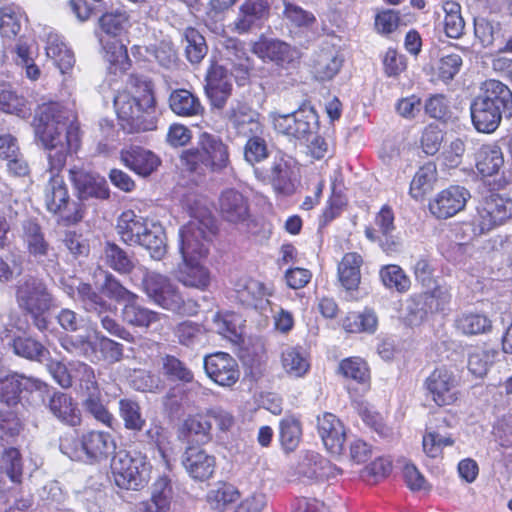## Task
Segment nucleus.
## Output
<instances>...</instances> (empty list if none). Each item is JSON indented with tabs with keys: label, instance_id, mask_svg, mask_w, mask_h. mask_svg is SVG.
Masks as SVG:
<instances>
[{
	"label": "nucleus",
	"instance_id": "61",
	"mask_svg": "<svg viewBox=\"0 0 512 512\" xmlns=\"http://www.w3.org/2000/svg\"><path fill=\"white\" fill-rule=\"evenodd\" d=\"M102 292L108 297L118 301L126 302L129 299L139 298L137 294L125 288L120 281L111 273H104V282L100 285Z\"/></svg>",
	"mask_w": 512,
	"mask_h": 512
},
{
	"label": "nucleus",
	"instance_id": "2",
	"mask_svg": "<svg viewBox=\"0 0 512 512\" xmlns=\"http://www.w3.org/2000/svg\"><path fill=\"white\" fill-rule=\"evenodd\" d=\"M129 91L114 98V106L123 130L139 133L155 130V98L151 81L146 77L131 74L127 80Z\"/></svg>",
	"mask_w": 512,
	"mask_h": 512
},
{
	"label": "nucleus",
	"instance_id": "64",
	"mask_svg": "<svg viewBox=\"0 0 512 512\" xmlns=\"http://www.w3.org/2000/svg\"><path fill=\"white\" fill-rule=\"evenodd\" d=\"M180 161L191 172L203 174L208 170L206 155L203 148L198 144L197 147L184 150L181 153Z\"/></svg>",
	"mask_w": 512,
	"mask_h": 512
},
{
	"label": "nucleus",
	"instance_id": "33",
	"mask_svg": "<svg viewBox=\"0 0 512 512\" xmlns=\"http://www.w3.org/2000/svg\"><path fill=\"white\" fill-rule=\"evenodd\" d=\"M147 221L132 210L124 211L117 221V232L121 240L128 245H136L146 231Z\"/></svg>",
	"mask_w": 512,
	"mask_h": 512
},
{
	"label": "nucleus",
	"instance_id": "36",
	"mask_svg": "<svg viewBox=\"0 0 512 512\" xmlns=\"http://www.w3.org/2000/svg\"><path fill=\"white\" fill-rule=\"evenodd\" d=\"M475 160L478 172L484 177L497 174L504 165L503 153L495 144L482 145Z\"/></svg>",
	"mask_w": 512,
	"mask_h": 512
},
{
	"label": "nucleus",
	"instance_id": "30",
	"mask_svg": "<svg viewBox=\"0 0 512 512\" xmlns=\"http://www.w3.org/2000/svg\"><path fill=\"white\" fill-rule=\"evenodd\" d=\"M67 293L74 299L80 301L84 309L92 313H112L115 306L108 303L99 295L90 284L80 282L76 290L72 286L68 287Z\"/></svg>",
	"mask_w": 512,
	"mask_h": 512
},
{
	"label": "nucleus",
	"instance_id": "21",
	"mask_svg": "<svg viewBox=\"0 0 512 512\" xmlns=\"http://www.w3.org/2000/svg\"><path fill=\"white\" fill-rule=\"evenodd\" d=\"M252 52L264 61L275 62L281 66L293 63L299 57L298 51L289 44L264 37L253 43Z\"/></svg>",
	"mask_w": 512,
	"mask_h": 512
},
{
	"label": "nucleus",
	"instance_id": "62",
	"mask_svg": "<svg viewBox=\"0 0 512 512\" xmlns=\"http://www.w3.org/2000/svg\"><path fill=\"white\" fill-rule=\"evenodd\" d=\"M84 407L97 421L108 427L112 426L114 417L102 403L100 390L86 395Z\"/></svg>",
	"mask_w": 512,
	"mask_h": 512
},
{
	"label": "nucleus",
	"instance_id": "15",
	"mask_svg": "<svg viewBox=\"0 0 512 512\" xmlns=\"http://www.w3.org/2000/svg\"><path fill=\"white\" fill-rule=\"evenodd\" d=\"M470 198L469 191L461 186H450L439 192L429 203L430 212L439 219L456 215Z\"/></svg>",
	"mask_w": 512,
	"mask_h": 512
},
{
	"label": "nucleus",
	"instance_id": "38",
	"mask_svg": "<svg viewBox=\"0 0 512 512\" xmlns=\"http://www.w3.org/2000/svg\"><path fill=\"white\" fill-rule=\"evenodd\" d=\"M137 245L148 250L154 260H161L167 252L163 227L159 224L148 223L146 231L141 235Z\"/></svg>",
	"mask_w": 512,
	"mask_h": 512
},
{
	"label": "nucleus",
	"instance_id": "27",
	"mask_svg": "<svg viewBox=\"0 0 512 512\" xmlns=\"http://www.w3.org/2000/svg\"><path fill=\"white\" fill-rule=\"evenodd\" d=\"M47 407L61 422L70 426L80 425L81 412L70 395L60 391H54L49 396Z\"/></svg>",
	"mask_w": 512,
	"mask_h": 512
},
{
	"label": "nucleus",
	"instance_id": "31",
	"mask_svg": "<svg viewBox=\"0 0 512 512\" xmlns=\"http://www.w3.org/2000/svg\"><path fill=\"white\" fill-rule=\"evenodd\" d=\"M138 300L139 298H133L124 303L121 311L123 321L138 328H148L159 322L162 314L142 306Z\"/></svg>",
	"mask_w": 512,
	"mask_h": 512
},
{
	"label": "nucleus",
	"instance_id": "58",
	"mask_svg": "<svg viewBox=\"0 0 512 512\" xmlns=\"http://www.w3.org/2000/svg\"><path fill=\"white\" fill-rule=\"evenodd\" d=\"M244 146V159L250 165L260 163L269 156L267 142L260 134H250Z\"/></svg>",
	"mask_w": 512,
	"mask_h": 512
},
{
	"label": "nucleus",
	"instance_id": "11",
	"mask_svg": "<svg viewBox=\"0 0 512 512\" xmlns=\"http://www.w3.org/2000/svg\"><path fill=\"white\" fill-rule=\"evenodd\" d=\"M512 217V199L490 194L480 201L473 218L474 231L482 234L504 224Z\"/></svg>",
	"mask_w": 512,
	"mask_h": 512
},
{
	"label": "nucleus",
	"instance_id": "24",
	"mask_svg": "<svg viewBox=\"0 0 512 512\" xmlns=\"http://www.w3.org/2000/svg\"><path fill=\"white\" fill-rule=\"evenodd\" d=\"M120 158L126 167L142 177L151 175L161 163L152 151L139 146L122 150Z\"/></svg>",
	"mask_w": 512,
	"mask_h": 512
},
{
	"label": "nucleus",
	"instance_id": "51",
	"mask_svg": "<svg viewBox=\"0 0 512 512\" xmlns=\"http://www.w3.org/2000/svg\"><path fill=\"white\" fill-rule=\"evenodd\" d=\"M119 413L126 429L134 432L143 429L145 419L142 417L141 408L136 401L121 399L119 401Z\"/></svg>",
	"mask_w": 512,
	"mask_h": 512
},
{
	"label": "nucleus",
	"instance_id": "9",
	"mask_svg": "<svg viewBox=\"0 0 512 512\" xmlns=\"http://www.w3.org/2000/svg\"><path fill=\"white\" fill-rule=\"evenodd\" d=\"M15 298L18 307L32 316L44 314L53 304L46 284L34 276H26L17 282Z\"/></svg>",
	"mask_w": 512,
	"mask_h": 512
},
{
	"label": "nucleus",
	"instance_id": "34",
	"mask_svg": "<svg viewBox=\"0 0 512 512\" xmlns=\"http://www.w3.org/2000/svg\"><path fill=\"white\" fill-rule=\"evenodd\" d=\"M362 256L356 252L346 253L338 264V279L347 291L357 290L361 281Z\"/></svg>",
	"mask_w": 512,
	"mask_h": 512
},
{
	"label": "nucleus",
	"instance_id": "4",
	"mask_svg": "<svg viewBox=\"0 0 512 512\" xmlns=\"http://www.w3.org/2000/svg\"><path fill=\"white\" fill-rule=\"evenodd\" d=\"M60 450L71 460L89 464L101 463L115 452L116 442L109 432L90 430L80 437L65 434L60 438Z\"/></svg>",
	"mask_w": 512,
	"mask_h": 512
},
{
	"label": "nucleus",
	"instance_id": "14",
	"mask_svg": "<svg viewBox=\"0 0 512 512\" xmlns=\"http://www.w3.org/2000/svg\"><path fill=\"white\" fill-rule=\"evenodd\" d=\"M68 176L80 200L109 197L105 178L88 171L84 166L72 165L68 170Z\"/></svg>",
	"mask_w": 512,
	"mask_h": 512
},
{
	"label": "nucleus",
	"instance_id": "19",
	"mask_svg": "<svg viewBox=\"0 0 512 512\" xmlns=\"http://www.w3.org/2000/svg\"><path fill=\"white\" fill-rule=\"evenodd\" d=\"M22 230L23 240L30 256L40 264L55 261L56 253L46 241L40 225L35 220H25Z\"/></svg>",
	"mask_w": 512,
	"mask_h": 512
},
{
	"label": "nucleus",
	"instance_id": "48",
	"mask_svg": "<svg viewBox=\"0 0 512 512\" xmlns=\"http://www.w3.org/2000/svg\"><path fill=\"white\" fill-rule=\"evenodd\" d=\"M238 490L231 484L218 483L207 494V502L214 510L224 511L227 506L239 499Z\"/></svg>",
	"mask_w": 512,
	"mask_h": 512
},
{
	"label": "nucleus",
	"instance_id": "13",
	"mask_svg": "<svg viewBox=\"0 0 512 512\" xmlns=\"http://www.w3.org/2000/svg\"><path fill=\"white\" fill-rule=\"evenodd\" d=\"M460 378L446 366L436 368L426 379L425 385L438 406L451 405L459 396Z\"/></svg>",
	"mask_w": 512,
	"mask_h": 512
},
{
	"label": "nucleus",
	"instance_id": "20",
	"mask_svg": "<svg viewBox=\"0 0 512 512\" xmlns=\"http://www.w3.org/2000/svg\"><path fill=\"white\" fill-rule=\"evenodd\" d=\"M228 123L238 134H262L263 125L260 122V115L249 105L242 102L231 104L225 113Z\"/></svg>",
	"mask_w": 512,
	"mask_h": 512
},
{
	"label": "nucleus",
	"instance_id": "56",
	"mask_svg": "<svg viewBox=\"0 0 512 512\" xmlns=\"http://www.w3.org/2000/svg\"><path fill=\"white\" fill-rule=\"evenodd\" d=\"M73 378L79 381L81 390L85 395L98 391L99 386L96 381L94 369L88 364L80 361L70 363Z\"/></svg>",
	"mask_w": 512,
	"mask_h": 512
},
{
	"label": "nucleus",
	"instance_id": "26",
	"mask_svg": "<svg viewBox=\"0 0 512 512\" xmlns=\"http://www.w3.org/2000/svg\"><path fill=\"white\" fill-rule=\"evenodd\" d=\"M343 64L338 49L332 45L322 47L314 56L313 70L316 79L328 81L340 71Z\"/></svg>",
	"mask_w": 512,
	"mask_h": 512
},
{
	"label": "nucleus",
	"instance_id": "50",
	"mask_svg": "<svg viewBox=\"0 0 512 512\" xmlns=\"http://www.w3.org/2000/svg\"><path fill=\"white\" fill-rule=\"evenodd\" d=\"M2 475H6L12 482L20 483L23 474V463L20 452L13 447L3 451L0 458Z\"/></svg>",
	"mask_w": 512,
	"mask_h": 512
},
{
	"label": "nucleus",
	"instance_id": "44",
	"mask_svg": "<svg viewBox=\"0 0 512 512\" xmlns=\"http://www.w3.org/2000/svg\"><path fill=\"white\" fill-rule=\"evenodd\" d=\"M0 109L21 118H26L31 114V108L28 106L26 99L17 95L5 83H0Z\"/></svg>",
	"mask_w": 512,
	"mask_h": 512
},
{
	"label": "nucleus",
	"instance_id": "32",
	"mask_svg": "<svg viewBox=\"0 0 512 512\" xmlns=\"http://www.w3.org/2000/svg\"><path fill=\"white\" fill-rule=\"evenodd\" d=\"M176 277L184 286L199 290H205L211 281L209 270L199 260L192 259L178 266Z\"/></svg>",
	"mask_w": 512,
	"mask_h": 512
},
{
	"label": "nucleus",
	"instance_id": "6",
	"mask_svg": "<svg viewBox=\"0 0 512 512\" xmlns=\"http://www.w3.org/2000/svg\"><path fill=\"white\" fill-rule=\"evenodd\" d=\"M214 234L215 220L211 213L204 211L192 216L179 230L178 250L182 260H200L206 257Z\"/></svg>",
	"mask_w": 512,
	"mask_h": 512
},
{
	"label": "nucleus",
	"instance_id": "49",
	"mask_svg": "<svg viewBox=\"0 0 512 512\" xmlns=\"http://www.w3.org/2000/svg\"><path fill=\"white\" fill-rule=\"evenodd\" d=\"M437 177L436 165L429 162L416 172L410 184V194L414 199L421 198L428 191Z\"/></svg>",
	"mask_w": 512,
	"mask_h": 512
},
{
	"label": "nucleus",
	"instance_id": "55",
	"mask_svg": "<svg viewBox=\"0 0 512 512\" xmlns=\"http://www.w3.org/2000/svg\"><path fill=\"white\" fill-rule=\"evenodd\" d=\"M302 429L298 420L285 418L280 422V441L287 451H294L300 443Z\"/></svg>",
	"mask_w": 512,
	"mask_h": 512
},
{
	"label": "nucleus",
	"instance_id": "17",
	"mask_svg": "<svg viewBox=\"0 0 512 512\" xmlns=\"http://www.w3.org/2000/svg\"><path fill=\"white\" fill-rule=\"evenodd\" d=\"M218 208L221 217L235 225H245L251 217L248 198L236 189H226L220 194Z\"/></svg>",
	"mask_w": 512,
	"mask_h": 512
},
{
	"label": "nucleus",
	"instance_id": "63",
	"mask_svg": "<svg viewBox=\"0 0 512 512\" xmlns=\"http://www.w3.org/2000/svg\"><path fill=\"white\" fill-rule=\"evenodd\" d=\"M173 496L171 482L167 477H160L152 486L150 502L157 506V509L170 510Z\"/></svg>",
	"mask_w": 512,
	"mask_h": 512
},
{
	"label": "nucleus",
	"instance_id": "37",
	"mask_svg": "<svg viewBox=\"0 0 512 512\" xmlns=\"http://www.w3.org/2000/svg\"><path fill=\"white\" fill-rule=\"evenodd\" d=\"M46 55L54 62L61 73L71 69L75 63L73 52L55 33H50L47 36Z\"/></svg>",
	"mask_w": 512,
	"mask_h": 512
},
{
	"label": "nucleus",
	"instance_id": "25",
	"mask_svg": "<svg viewBox=\"0 0 512 512\" xmlns=\"http://www.w3.org/2000/svg\"><path fill=\"white\" fill-rule=\"evenodd\" d=\"M198 145L206 155L208 171L221 172L229 166V148L220 137L204 132L199 136Z\"/></svg>",
	"mask_w": 512,
	"mask_h": 512
},
{
	"label": "nucleus",
	"instance_id": "52",
	"mask_svg": "<svg viewBox=\"0 0 512 512\" xmlns=\"http://www.w3.org/2000/svg\"><path fill=\"white\" fill-rule=\"evenodd\" d=\"M212 424L207 415L188 417L183 423V432L187 437H196L197 441L207 443L211 440Z\"/></svg>",
	"mask_w": 512,
	"mask_h": 512
},
{
	"label": "nucleus",
	"instance_id": "42",
	"mask_svg": "<svg viewBox=\"0 0 512 512\" xmlns=\"http://www.w3.org/2000/svg\"><path fill=\"white\" fill-rule=\"evenodd\" d=\"M223 55L242 74H247L252 68V61L244 44L238 39L229 38L225 40Z\"/></svg>",
	"mask_w": 512,
	"mask_h": 512
},
{
	"label": "nucleus",
	"instance_id": "3",
	"mask_svg": "<svg viewBox=\"0 0 512 512\" xmlns=\"http://www.w3.org/2000/svg\"><path fill=\"white\" fill-rule=\"evenodd\" d=\"M475 129L482 133L494 132L502 117H512V92L504 83L489 79L482 83L480 93L470 105Z\"/></svg>",
	"mask_w": 512,
	"mask_h": 512
},
{
	"label": "nucleus",
	"instance_id": "22",
	"mask_svg": "<svg viewBox=\"0 0 512 512\" xmlns=\"http://www.w3.org/2000/svg\"><path fill=\"white\" fill-rule=\"evenodd\" d=\"M182 465L191 478L205 481L212 477L216 459L200 447L189 446L182 455Z\"/></svg>",
	"mask_w": 512,
	"mask_h": 512
},
{
	"label": "nucleus",
	"instance_id": "47",
	"mask_svg": "<svg viewBox=\"0 0 512 512\" xmlns=\"http://www.w3.org/2000/svg\"><path fill=\"white\" fill-rule=\"evenodd\" d=\"M456 327L465 335H477L489 332L492 321L481 313H463L457 318Z\"/></svg>",
	"mask_w": 512,
	"mask_h": 512
},
{
	"label": "nucleus",
	"instance_id": "39",
	"mask_svg": "<svg viewBox=\"0 0 512 512\" xmlns=\"http://www.w3.org/2000/svg\"><path fill=\"white\" fill-rule=\"evenodd\" d=\"M238 300L247 306H258V302L270 293L265 285L252 278H241L235 285Z\"/></svg>",
	"mask_w": 512,
	"mask_h": 512
},
{
	"label": "nucleus",
	"instance_id": "41",
	"mask_svg": "<svg viewBox=\"0 0 512 512\" xmlns=\"http://www.w3.org/2000/svg\"><path fill=\"white\" fill-rule=\"evenodd\" d=\"M497 350L487 346H476L468 352V370L477 377L484 376L493 364Z\"/></svg>",
	"mask_w": 512,
	"mask_h": 512
},
{
	"label": "nucleus",
	"instance_id": "45",
	"mask_svg": "<svg viewBox=\"0 0 512 512\" xmlns=\"http://www.w3.org/2000/svg\"><path fill=\"white\" fill-rule=\"evenodd\" d=\"M281 364L284 371L294 378L303 377L310 368L306 355L295 347H288L282 352Z\"/></svg>",
	"mask_w": 512,
	"mask_h": 512
},
{
	"label": "nucleus",
	"instance_id": "60",
	"mask_svg": "<svg viewBox=\"0 0 512 512\" xmlns=\"http://www.w3.org/2000/svg\"><path fill=\"white\" fill-rule=\"evenodd\" d=\"M340 373L359 383H365L369 379V369L366 362L359 357H350L341 361Z\"/></svg>",
	"mask_w": 512,
	"mask_h": 512
},
{
	"label": "nucleus",
	"instance_id": "35",
	"mask_svg": "<svg viewBox=\"0 0 512 512\" xmlns=\"http://www.w3.org/2000/svg\"><path fill=\"white\" fill-rule=\"evenodd\" d=\"M171 110L181 117H192L201 115L204 111L198 97L186 89H176L169 97Z\"/></svg>",
	"mask_w": 512,
	"mask_h": 512
},
{
	"label": "nucleus",
	"instance_id": "28",
	"mask_svg": "<svg viewBox=\"0 0 512 512\" xmlns=\"http://www.w3.org/2000/svg\"><path fill=\"white\" fill-rule=\"evenodd\" d=\"M334 469L328 460L316 452L305 453L296 467L297 474L308 480L327 479L334 475Z\"/></svg>",
	"mask_w": 512,
	"mask_h": 512
},
{
	"label": "nucleus",
	"instance_id": "57",
	"mask_svg": "<svg viewBox=\"0 0 512 512\" xmlns=\"http://www.w3.org/2000/svg\"><path fill=\"white\" fill-rule=\"evenodd\" d=\"M99 25L107 35L119 36L127 30L129 17L126 12L122 11L105 13L100 17Z\"/></svg>",
	"mask_w": 512,
	"mask_h": 512
},
{
	"label": "nucleus",
	"instance_id": "18",
	"mask_svg": "<svg viewBox=\"0 0 512 512\" xmlns=\"http://www.w3.org/2000/svg\"><path fill=\"white\" fill-rule=\"evenodd\" d=\"M269 14V4L265 0H245L239 7L238 14L230 25L238 34L248 33L261 27Z\"/></svg>",
	"mask_w": 512,
	"mask_h": 512
},
{
	"label": "nucleus",
	"instance_id": "54",
	"mask_svg": "<svg viewBox=\"0 0 512 512\" xmlns=\"http://www.w3.org/2000/svg\"><path fill=\"white\" fill-rule=\"evenodd\" d=\"M13 350L18 356L38 362L46 360L49 355V351L32 338H16L13 342Z\"/></svg>",
	"mask_w": 512,
	"mask_h": 512
},
{
	"label": "nucleus",
	"instance_id": "12",
	"mask_svg": "<svg viewBox=\"0 0 512 512\" xmlns=\"http://www.w3.org/2000/svg\"><path fill=\"white\" fill-rule=\"evenodd\" d=\"M38 392L42 397L48 395L47 383L33 376L13 372L0 377V402L14 407L28 394Z\"/></svg>",
	"mask_w": 512,
	"mask_h": 512
},
{
	"label": "nucleus",
	"instance_id": "43",
	"mask_svg": "<svg viewBox=\"0 0 512 512\" xmlns=\"http://www.w3.org/2000/svg\"><path fill=\"white\" fill-rule=\"evenodd\" d=\"M378 318L371 309L363 312H350L343 320V328L349 333H374L377 329Z\"/></svg>",
	"mask_w": 512,
	"mask_h": 512
},
{
	"label": "nucleus",
	"instance_id": "23",
	"mask_svg": "<svg viewBox=\"0 0 512 512\" xmlns=\"http://www.w3.org/2000/svg\"><path fill=\"white\" fill-rule=\"evenodd\" d=\"M318 433L326 449L333 455L344 450L345 430L341 421L331 413H324L317 420Z\"/></svg>",
	"mask_w": 512,
	"mask_h": 512
},
{
	"label": "nucleus",
	"instance_id": "46",
	"mask_svg": "<svg viewBox=\"0 0 512 512\" xmlns=\"http://www.w3.org/2000/svg\"><path fill=\"white\" fill-rule=\"evenodd\" d=\"M26 17L18 6L9 5L0 10V32L4 37L13 38L21 30Z\"/></svg>",
	"mask_w": 512,
	"mask_h": 512
},
{
	"label": "nucleus",
	"instance_id": "1",
	"mask_svg": "<svg viewBox=\"0 0 512 512\" xmlns=\"http://www.w3.org/2000/svg\"><path fill=\"white\" fill-rule=\"evenodd\" d=\"M36 138L47 151V169L50 177L44 188L47 210L59 216V222L71 225L84 217V208L72 200L61 172L68 155L77 153L81 146L80 126L76 116L60 103L39 106L34 123Z\"/></svg>",
	"mask_w": 512,
	"mask_h": 512
},
{
	"label": "nucleus",
	"instance_id": "59",
	"mask_svg": "<svg viewBox=\"0 0 512 512\" xmlns=\"http://www.w3.org/2000/svg\"><path fill=\"white\" fill-rule=\"evenodd\" d=\"M185 38L187 45L185 47V53L187 59L192 64L201 62L207 53V46L205 44L204 37L199 34L195 29H187L185 32Z\"/></svg>",
	"mask_w": 512,
	"mask_h": 512
},
{
	"label": "nucleus",
	"instance_id": "16",
	"mask_svg": "<svg viewBox=\"0 0 512 512\" xmlns=\"http://www.w3.org/2000/svg\"><path fill=\"white\" fill-rule=\"evenodd\" d=\"M204 369L209 378L220 386H232L240 376L236 360L224 352H216L206 356Z\"/></svg>",
	"mask_w": 512,
	"mask_h": 512
},
{
	"label": "nucleus",
	"instance_id": "29",
	"mask_svg": "<svg viewBox=\"0 0 512 512\" xmlns=\"http://www.w3.org/2000/svg\"><path fill=\"white\" fill-rule=\"evenodd\" d=\"M67 293L74 299L80 301L84 309L92 313H112L115 306L108 303L99 295L90 284L80 282L76 290L72 286L68 287Z\"/></svg>",
	"mask_w": 512,
	"mask_h": 512
},
{
	"label": "nucleus",
	"instance_id": "7",
	"mask_svg": "<svg viewBox=\"0 0 512 512\" xmlns=\"http://www.w3.org/2000/svg\"><path fill=\"white\" fill-rule=\"evenodd\" d=\"M111 471L119 488L139 490L149 480L150 464L140 452L120 450L112 458Z\"/></svg>",
	"mask_w": 512,
	"mask_h": 512
},
{
	"label": "nucleus",
	"instance_id": "53",
	"mask_svg": "<svg viewBox=\"0 0 512 512\" xmlns=\"http://www.w3.org/2000/svg\"><path fill=\"white\" fill-rule=\"evenodd\" d=\"M379 274L383 285L388 289H394L402 293L410 288V279L398 265L383 266Z\"/></svg>",
	"mask_w": 512,
	"mask_h": 512
},
{
	"label": "nucleus",
	"instance_id": "8",
	"mask_svg": "<svg viewBox=\"0 0 512 512\" xmlns=\"http://www.w3.org/2000/svg\"><path fill=\"white\" fill-rule=\"evenodd\" d=\"M255 177L270 184L278 194L290 196L297 190L299 184V168L295 160L286 155H276L268 168L254 169Z\"/></svg>",
	"mask_w": 512,
	"mask_h": 512
},
{
	"label": "nucleus",
	"instance_id": "5",
	"mask_svg": "<svg viewBox=\"0 0 512 512\" xmlns=\"http://www.w3.org/2000/svg\"><path fill=\"white\" fill-rule=\"evenodd\" d=\"M139 270L143 274V291L152 302L163 309L178 314L196 313V302L184 300L178 287L168 277L156 272H150L144 266H140Z\"/></svg>",
	"mask_w": 512,
	"mask_h": 512
},
{
	"label": "nucleus",
	"instance_id": "40",
	"mask_svg": "<svg viewBox=\"0 0 512 512\" xmlns=\"http://www.w3.org/2000/svg\"><path fill=\"white\" fill-rule=\"evenodd\" d=\"M103 259L107 266L120 274H129L135 268L132 257L112 242H106Z\"/></svg>",
	"mask_w": 512,
	"mask_h": 512
},
{
	"label": "nucleus",
	"instance_id": "10",
	"mask_svg": "<svg viewBox=\"0 0 512 512\" xmlns=\"http://www.w3.org/2000/svg\"><path fill=\"white\" fill-rule=\"evenodd\" d=\"M274 129L289 138L306 139L318 127V115L310 106H302L293 113L270 115Z\"/></svg>",
	"mask_w": 512,
	"mask_h": 512
}]
</instances>
